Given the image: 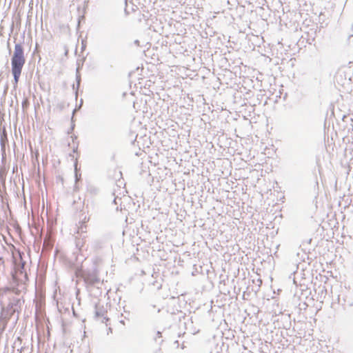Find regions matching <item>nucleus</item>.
<instances>
[{"label": "nucleus", "mask_w": 353, "mask_h": 353, "mask_svg": "<svg viewBox=\"0 0 353 353\" xmlns=\"http://www.w3.org/2000/svg\"><path fill=\"white\" fill-rule=\"evenodd\" d=\"M82 278L88 288H94L101 283V279L96 270L83 271L82 272Z\"/></svg>", "instance_id": "2"}, {"label": "nucleus", "mask_w": 353, "mask_h": 353, "mask_svg": "<svg viewBox=\"0 0 353 353\" xmlns=\"http://www.w3.org/2000/svg\"><path fill=\"white\" fill-rule=\"evenodd\" d=\"M157 334L159 337L161 336V333L159 331L157 332Z\"/></svg>", "instance_id": "20"}, {"label": "nucleus", "mask_w": 353, "mask_h": 353, "mask_svg": "<svg viewBox=\"0 0 353 353\" xmlns=\"http://www.w3.org/2000/svg\"><path fill=\"white\" fill-rule=\"evenodd\" d=\"M352 33L349 35V37H348L349 38H350V37H353V24H352Z\"/></svg>", "instance_id": "17"}, {"label": "nucleus", "mask_w": 353, "mask_h": 353, "mask_svg": "<svg viewBox=\"0 0 353 353\" xmlns=\"http://www.w3.org/2000/svg\"><path fill=\"white\" fill-rule=\"evenodd\" d=\"M74 127H75V124H74V123L73 119H72L71 126H70V128L68 129V132H67V133H68V134H71V133L73 132V130H74Z\"/></svg>", "instance_id": "9"}, {"label": "nucleus", "mask_w": 353, "mask_h": 353, "mask_svg": "<svg viewBox=\"0 0 353 353\" xmlns=\"http://www.w3.org/2000/svg\"><path fill=\"white\" fill-rule=\"evenodd\" d=\"M301 291H303V290H304V288H305V286H302V285H301Z\"/></svg>", "instance_id": "25"}, {"label": "nucleus", "mask_w": 353, "mask_h": 353, "mask_svg": "<svg viewBox=\"0 0 353 353\" xmlns=\"http://www.w3.org/2000/svg\"><path fill=\"white\" fill-rule=\"evenodd\" d=\"M97 292H99V293L101 294V292L99 291V288L98 287H97Z\"/></svg>", "instance_id": "23"}, {"label": "nucleus", "mask_w": 353, "mask_h": 353, "mask_svg": "<svg viewBox=\"0 0 353 353\" xmlns=\"http://www.w3.org/2000/svg\"><path fill=\"white\" fill-rule=\"evenodd\" d=\"M88 221V219H87V217L85 215L83 220L81 221V227H80V229L81 230L82 232H83V229L86 228V225H85V223Z\"/></svg>", "instance_id": "8"}, {"label": "nucleus", "mask_w": 353, "mask_h": 353, "mask_svg": "<svg viewBox=\"0 0 353 353\" xmlns=\"http://www.w3.org/2000/svg\"><path fill=\"white\" fill-rule=\"evenodd\" d=\"M25 63L24 48L21 43H16L14 52L11 57V72L13 76L12 83L14 88L18 85Z\"/></svg>", "instance_id": "1"}, {"label": "nucleus", "mask_w": 353, "mask_h": 353, "mask_svg": "<svg viewBox=\"0 0 353 353\" xmlns=\"http://www.w3.org/2000/svg\"><path fill=\"white\" fill-rule=\"evenodd\" d=\"M112 332V329L111 327H109V328H108V334L109 332Z\"/></svg>", "instance_id": "22"}, {"label": "nucleus", "mask_w": 353, "mask_h": 353, "mask_svg": "<svg viewBox=\"0 0 353 353\" xmlns=\"http://www.w3.org/2000/svg\"><path fill=\"white\" fill-rule=\"evenodd\" d=\"M134 43L137 46H139V43H140V41L138 40V39H136L134 41Z\"/></svg>", "instance_id": "16"}, {"label": "nucleus", "mask_w": 353, "mask_h": 353, "mask_svg": "<svg viewBox=\"0 0 353 353\" xmlns=\"http://www.w3.org/2000/svg\"><path fill=\"white\" fill-rule=\"evenodd\" d=\"M314 41V37H312V39L309 38L307 39V42L309 44H312V43Z\"/></svg>", "instance_id": "14"}, {"label": "nucleus", "mask_w": 353, "mask_h": 353, "mask_svg": "<svg viewBox=\"0 0 353 353\" xmlns=\"http://www.w3.org/2000/svg\"><path fill=\"white\" fill-rule=\"evenodd\" d=\"M94 318L97 321L104 323L106 325L110 323V319L106 316L107 310L103 305L97 303L94 304Z\"/></svg>", "instance_id": "3"}, {"label": "nucleus", "mask_w": 353, "mask_h": 353, "mask_svg": "<svg viewBox=\"0 0 353 353\" xmlns=\"http://www.w3.org/2000/svg\"><path fill=\"white\" fill-rule=\"evenodd\" d=\"M13 301H14V303L12 304L14 305L15 306H19V307L21 306V301L20 299H14Z\"/></svg>", "instance_id": "10"}, {"label": "nucleus", "mask_w": 353, "mask_h": 353, "mask_svg": "<svg viewBox=\"0 0 353 353\" xmlns=\"http://www.w3.org/2000/svg\"><path fill=\"white\" fill-rule=\"evenodd\" d=\"M113 202H114V203L115 205H117V197L114 199Z\"/></svg>", "instance_id": "19"}, {"label": "nucleus", "mask_w": 353, "mask_h": 353, "mask_svg": "<svg viewBox=\"0 0 353 353\" xmlns=\"http://www.w3.org/2000/svg\"><path fill=\"white\" fill-rule=\"evenodd\" d=\"M119 322H120L121 323L123 324V325L125 324V322H124V321H123V320H120V321H119Z\"/></svg>", "instance_id": "24"}, {"label": "nucleus", "mask_w": 353, "mask_h": 353, "mask_svg": "<svg viewBox=\"0 0 353 353\" xmlns=\"http://www.w3.org/2000/svg\"><path fill=\"white\" fill-rule=\"evenodd\" d=\"M81 74L79 72V70L77 68V74H76V81H77V88L79 87L80 83H81Z\"/></svg>", "instance_id": "7"}, {"label": "nucleus", "mask_w": 353, "mask_h": 353, "mask_svg": "<svg viewBox=\"0 0 353 353\" xmlns=\"http://www.w3.org/2000/svg\"><path fill=\"white\" fill-rule=\"evenodd\" d=\"M4 264V259L2 256H0V265Z\"/></svg>", "instance_id": "15"}, {"label": "nucleus", "mask_w": 353, "mask_h": 353, "mask_svg": "<svg viewBox=\"0 0 353 353\" xmlns=\"http://www.w3.org/2000/svg\"><path fill=\"white\" fill-rule=\"evenodd\" d=\"M87 192L90 193L92 196H95L99 194V189L92 184H88L87 185Z\"/></svg>", "instance_id": "5"}, {"label": "nucleus", "mask_w": 353, "mask_h": 353, "mask_svg": "<svg viewBox=\"0 0 353 353\" xmlns=\"http://www.w3.org/2000/svg\"><path fill=\"white\" fill-rule=\"evenodd\" d=\"M77 150H78V143L77 144V145H76V146H74V147H73L72 152H73V153H77Z\"/></svg>", "instance_id": "12"}, {"label": "nucleus", "mask_w": 353, "mask_h": 353, "mask_svg": "<svg viewBox=\"0 0 353 353\" xmlns=\"http://www.w3.org/2000/svg\"><path fill=\"white\" fill-rule=\"evenodd\" d=\"M92 246L94 249H101L103 248V242L100 240H95L92 243Z\"/></svg>", "instance_id": "6"}, {"label": "nucleus", "mask_w": 353, "mask_h": 353, "mask_svg": "<svg viewBox=\"0 0 353 353\" xmlns=\"http://www.w3.org/2000/svg\"><path fill=\"white\" fill-rule=\"evenodd\" d=\"M125 12L126 14H129V12L127 8H125Z\"/></svg>", "instance_id": "21"}, {"label": "nucleus", "mask_w": 353, "mask_h": 353, "mask_svg": "<svg viewBox=\"0 0 353 353\" xmlns=\"http://www.w3.org/2000/svg\"><path fill=\"white\" fill-rule=\"evenodd\" d=\"M135 141H136V140L134 139V140L132 142V144H134V142H135Z\"/></svg>", "instance_id": "26"}, {"label": "nucleus", "mask_w": 353, "mask_h": 353, "mask_svg": "<svg viewBox=\"0 0 353 353\" xmlns=\"http://www.w3.org/2000/svg\"><path fill=\"white\" fill-rule=\"evenodd\" d=\"M187 318L186 314L181 310H177L176 312H172L169 314V319L172 320L174 323H179V326H181L182 323L185 325V319Z\"/></svg>", "instance_id": "4"}, {"label": "nucleus", "mask_w": 353, "mask_h": 353, "mask_svg": "<svg viewBox=\"0 0 353 353\" xmlns=\"http://www.w3.org/2000/svg\"><path fill=\"white\" fill-rule=\"evenodd\" d=\"M307 307V305L306 304V303H303V304L301 305V303L299 304V309L301 310L302 308H303L304 310L306 309V307Z\"/></svg>", "instance_id": "11"}, {"label": "nucleus", "mask_w": 353, "mask_h": 353, "mask_svg": "<svg viewBox=\"0 0 353 353\" xmlns=\"http://www.w3.org/2000/svg\"><path fill=\"white\" fill-rule=\"evenodd\" d=\"M79 180V177L77 176V172L75 173V182L77 183V181Z\"/></svg>", "instance_id": "18"}, {"label": "nucleus", "mask_w": 353, "mask_h": 353, "mask_svg": "<svg viewBox=\"0 0 353 353\" xmlns=\"http://www.w3.org/2000/svg\"><path fill=\"white\" fill-rule=\"evenodd\" d=\"M70 137L73 143H74V141L77 139V137L74 134L72 135Z\"/></svg>", "instance_id": "13"}]
</instances>
